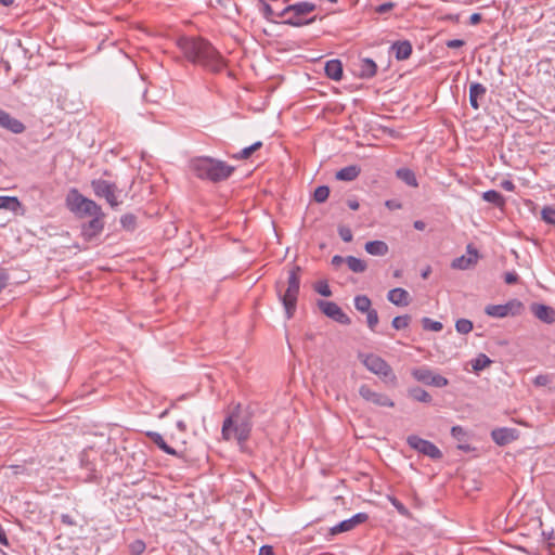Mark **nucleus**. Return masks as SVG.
<instances>
[{
  "mask_svg": "<svg viewBox=\"0 0 555 555\" xmlns=\"http://www.w3.org/2000/svg\"><path fill=\"white\" fill-rule=\"evenodd\" d=\"M177 44L188 61L212 73H220L227 66L220 52L202 37H181Z\"/></svg>",
  "mask_w": 555,
  "mask_h": 555,
  "instance_id": "nucleus-1",
  "label": "nucleus"
},
{
  "mask_svg": "<svg viewBox=\"0 0 555 555\" xmlns=\"http://www.w3.org/2000/svg\"><path fill=\"white\" fill-rule=\"evenodd\" d=\"M251 418L253 412L249 409H242L241 404H237L223 421L222 438L227 441L236 440L242 446L250 436Z\"/></svg>",
  "mask_w": 555,
  "mask_h": 555,
  "instance_id": "nucleus-2",
  "label": "nucleus"
},
{
  "mask_svg": "<svg viewBox=\"0 0 555 555\" xmlns=\"http://www.w3.org/2000/svg\"><path fill=\"white\" fill-rule=\"evenodd\" d=\"M191 171L199 179L219 182L228 179L234 167L211 157H195L190 162Z\"/></svg>",
  "mask_w": 555,
  "mask_h": 555,
  "instance_id": "nucleus-3",
  "label": "nucleus"
},
{
  "mask_svg": "<svg viewBox=\"0 0 555 555\" xmlns=\"http://www.w3.org/2000/svg\"><path fill=\"white\" fill-rule=\"evenodd\" d=\"M300 267L294 266L288 271L286 285L278 282L275 285L276 294L285 309L286 318L289 320L294 317L297 308V299L300 288Z\"/></svg>",
  "mask_w": 555,
  "mask_h": 555,
  "instance_id": "nucleus-4",
  "label": "nucleus"
},
{
  "mask_svg": "<svg viewBox=\"0 0 555 555\" xmlns=\"http://www.w3.org/2000/svg\"><path fill=\"white\" fill-rule=\"evenodd\" d=\"M315 8V4L312 2H298L284 8L280 13H278V17L283 18V23L286 25L301 27L315 21V17L306 18V16L312 13Z\"/></svg>",
  "mask_w": 555,
  "mask_h": 555,
  "instance_id": "nucleus-5",
  "label": "nucleus"
},
{
  "mask_svg": "<svg viewBox=\"0 0 555 555\" xmlns=\"http://www.w3.org/2000/svg\"><path fill=\"white\" fill-rule=\"evenodd\" d=\"M65 202L67 208L80 218L102 215L101 206L83 196L77 189L69 190Z\"/></svg>",
  "mask_w": 555,
  "mask_h": 555,
  "instance_id": "nucleus-6",
  "label": "nucleus"
},
{
  "mask_svg": "<svg viewBox=\"0 0 555 555\" xmlns=\"http://www.w3.org/2000/svg\"><path fill=\"white\" fill-rule=\"evenodd\" d=\"M363 364L371 373L379 376L385 384L390 385L391 387H396L398 385V378L391 366L379 356H365Z\"/></svg>",
  "mask_w": 555,
  "mask_h": 555,
  "instance_id": "nucleus-7",
  "label": "nucleus"
},
{
  "mask_svg": "<svg viewBox=\"0 0 555 555\" xmlns=\"http://www.w3.org/2000/svg\"><path fill=\"white\" fill-rule=\"evenodd\" d=\"M91 188L98 197H103L112 208L119 205L117 201V185L103 179H94L91 181Z\"/></svg>",
  "mask_w": 555,
  "mask_h": 555,
  "instance_id": "nucleus-8",
  "label": "nucleus"
},
{
  "mask_svg": "<svg viewBox=\"0 0 555 555\" xmlns=\"http://www.w3.org/2000/svg\"><path fill=\"white\" fill-rule=\"evenodd\" d=\"M411 374L417 382L428 386L442 388L449 384V380L446 377L437 374L435 371L426 366L413 369Z\"/></svg>",
  "mask_w": 555,
  "mask_h": 555,
  "instance_id": "nucleus-9",
  "label": "nucleus"
},
{
  "mask_svg": "<svg viewBox=\"0 0 555 555\" xmlns=\"http://www.w3.org/2000/svg\"><path fill=\"white\" fill-rule=\"evenodd\" d=\"M522 308L524 306L519 300L513 299L505 305H489L486 307L485 312L492 318H505L508 314H520Z\"/></svg>",
  "mask_w": 555,
  "mask_h": 555,
  "instance_id": "nucleus-10",
  "label": "nucleus"
},
{
  "mask_svg": "<svg viewBox=\"0 0 555 555\" xmlns=\"http://www.w3.org/2000/svg\"><path fill=\"white\" fill-rule=\"evenodd\" d=\"M359 395L364 401L372 403L376 406H395V401L390 397H388L386 393L373 390L369 385H361L359 388Z\"/></svg>",
  "mask_w": 555,
  "mask_h": 555,
  "instance_id": "nucleus-11",
  "label": "nucleus"
},
{
  "mask_svg": "<svg viewBox=\"0 0 555 555\" xmlns=\"http://www.w3.org/2000/svg\"><path fill=\"white\" fill-rule=\"evenodd\" d=\"M406 442L412 449L418 451L424 455L429 456L433 460H439L442 457L441 451L433 442L425 440L418 436H409Z\"/></svg>",
  "mask_w": 555,
  "mask_h": 555,
  "instance_id": "nucleus-12",
  "label": "nucleus"
},
{
  "mask_svg": "<svg viewBox=\"0 0 555 555\" xmlns=\"http://www.w3.org/2000/svg\"><path fill=\"white\" fill-rule=\"evenodd\" d=\"M318 306L320 310L332 320L344 325H349L351 323L350 318L337 304L333 301L319 300Z\"/></svg>",
  "mask_w": 555,
  "mask_h": 555,
  "instance_id": "nucleus-13",
  "label": "nucleus"
},
{
  "mask_svg": "<svg viewBox=\"0 0 555 555\" xmlns=\"http://www.w3.org/2000/svg\"><path fill=\"white\" fill-rule=\"evenodd\" d=\"M90 217L92 219L89 222L83 223L82 228H81V234L86 241L93 240L95 236H98L103 231V228H104V222H103L104 214L103 212H102V215H94V216H90Z\"/></svg>",
  "mask_w": 555,
  "mask_h": 555,
  "instance_id": "nucleus-14",
  "label": "nucleus"
},
{
  "mask_svg": "<svg viewBox=\"0 0 555 555\" xmlns=\"http://www.w3.org/2000/svg\"><path fill=\"white\" fill-rule=\"evenodd\" d=\"M369 519L367 514L358 513L353 515L351 518L343 520L338 525L331 528V534L335 535L341 532H347L352 530L356 526L365 522Z\"/></svg>",
  "mask_w": 555,
  "mask_h": 555,
  "instance_id": "nucleus-15",
  "label": "nucleus"
},
{
  "mask_svg": "<svg viewBox=\"0 0 555 555\" xmlns=\"http://www.w3.org/2000/svg\"><path fill=\"white\" fill-rule=\"evenodd\" d=\"M0 127L15 133H22L25 130V126L18 119L12 117L9 113L0 108Z\"/></svg>",
  "mask_w": 555,
  "mask_h": 555,
  "instance_id": "nucleus-16",
  "label": "nucleus"
},
{
  "mask_svg": "<svg viewBox=\"0 0 555 555\" xmlns=\"http://www.w3.org/2000/svg\"><path fill=\"white\" fill-rule=\"evenodd\" d=\"M468 257L461 256L452 260L451 267L456 270H467L476 264L478 259V251L472 245L467 246Z\"/></svg>",
  "mask_w": 555,
  "mask_h": 555,
  "instance_id": "nucleus-17",
  "label": "nucleus"
},
{
  "mask_svg": "<svg viewBox=\"0 0 555 555\" xmlns=\"http://www.w3.org/2000/svg\"><path fill=\"white\" fill-rule=\"evenodd\" d=\"M493 441L499 446H505L517 438V430L513 428H496L491 431Z\"/></svg>",
  "mask_w": 555,
  "mask_h": 555,
  "instance_id": "nucleus-18",
  "label": "nucleus"
},
{
  "mask_svg": "<svg viewBox=\"0 0 555 555\" xmlns=\"http://www.w3.org/2000/svg\"><path fill=\"white\" fill-rule=\"evenodd\" d=\"M531 311L534 317L545 323H554L555 322V310L548 306L542 304H533L531 306Z\"/></svg>",
  "mask_w": 555,
  "mask_h": 555,
  "instance_id": "nucleus-19",
  "label": "nucleus"
},
{
  "mask_svg": "<svg viewBox=\"0 0 555 555\" xmlns=\"http://www.w3.org/2000/svg\"><path fill=\"white\" fill-rule=\"evenodd\" d=\"M387 299L399 307H406L411 302V297L408 291L401 287L390 289L387 294Z\"/></svg>",
  "mask_w": 555,
  "mask_h": 555,
  "instance_id": "nucleus-20",
  "label": "nucleus"
},
{
  "mask_svg": "<svg viewBox=\"0 0 555 555\" xmlns=\"http://www.w3.org/2000/svg\"><path fill=\"white\" fill-rule=\"evenodd\" d=\"M487 93V88L479 83L473 82L469 86V103L473 108L478 109L480 104L479 100H482Z\"/></svg>",
  "mask_w": 555,
  "mask_h": 555,
  "instance_id": "nucleus-21",
  "label": "nucleus"
},
{
  "mask_svg": "<svg viewBox=\"0 0 555 555\" xmlns=\"http://www.w3.org/2000/svg\"><path fill=\"white\" fill-rule=\"evenodd\" d=\"M377 73L376 63L369 57L360 60L358 76L362 79L373 78Z\"/></svg>",
  "mask_w": 555,
  "mask_h": 555,
  "instance_id": "nucleus-22",
  "label": "nucleus"
},
{
  "mask_svg": "<svg viewBox=\"0 0 555 555\" xmlns=\"http://www.w3.org/2000/svg\"><path fill=\"white\" fill-rule=\"evenodd\" d=\"M391 50L398 61H404L412 54V44L408 40L397 41L391 46Z\"/></svg>",
  "mask_w": 555,
  "mask_h": 555,
  "instance_id": "nucleus-23",
  "label": "nucleus"
},
{
  "mask_svg": "<svg viewBox=\"0 0 555 555\" xmlns=\"http://www.w3.org/2000/svg\"><path fill=\"white\" fill-rule=\"evenodd\" d=\"M325 75L336 81H339L343 77V65L339 60H331L325 64Z\"/></svg>",
  "mask_w": 555,
  "mask_h": 555,
  "instance_id": "nucleus-24",
  "label": "nucleus"
},
{
  "mask_svg": "<svg viewBox=\"0 0 555 555\" xmlns=\"http://www.w3.org/2000/svg\"><path fill=\"white\" fill-rule=\"evenodd\" d=\"M360 167L356 165L347 166L336 172V179L340 181H352L359 177Z\"/></svg>",
  "mask_w": 555,
  "mask_h": 555,
  "instance_id": "nucleus-25",
  "label": "nucleus"
},
{
  "mask_svg": "<svg viewBox=\"0 0 555 555\" xmlns=\"http://www.w3.org/2000/svg\"><path fill=\"white\" fill-rule=\"evenodd\" d=\"M147 437L155 443L162 451L169 455H177V451L171 448L167 442L164 440L163 436L155 431H149Z\"/></svg>",
  "mask_w": 555,
  "mask_h": 555,
  "instance_id": "nucleus-26",
  "label": "nucleus"
},
{
  "mask_svg": "<svg viewBox=\"0 0 555 555\" xmlns=\"http://www.w3.org/2000/svg\"><path fill=\"white\" fill-rule=\"evenodd\" d=\"M365 250L373 256H385L388 253V245L383 241H371L365 244Z\"/></svg>",
  "mask_w": 555,
  "mask_h": 555,
  "instance_id": "nucleus-27",
  "label": "nucleus"
},
{
  "mask_svg": "<svg viewBox=\"0 0 555 555\" xmlns=\"http://www.w3.org/2000/svg\"><path fill=\"white\" fill-rule=\"evenodd\" d=\"M482 198L483 201L491 203L496 207H503L505 205L504 196L495 190H489L483 192Z\"/></svg>",
  "mask_w": 555,
  "mask_h": 555,
  "instance_id": "nucleus-28",
  "label": "nucleus"
},
{
  "mask_svg": "<svg viewBox=\"0 0 555 555\" xmlns=\"http://www.w3.org/2000/svg\"><path fill=\"white\" fill-rule=\"evenodd\" d=\"M396 176L410 186L418 185L415 173L408 168H400L396 171Z\"/></svg>",
  "mask_w": 555,
  "mask_h": 555,
  "instance_id": "nucleus-29",
  "label": "nucleus"
},
{
  "mask_svg": "<svg viewBox=\"0 0 555 555\" xmlns=\"http://www.w3.org/2000/svg\"><path fill=\"white\" fill-rule=\"evenodd\" d=\"M409 397L415 401L429 403L431 396L425 389L421 387H413L408 390Z\"/></svg>",
  "mask_w": 555,
  "mask_h": 555,
  "instance_id": "nucleus-30",
  "label": "nucleus"
},
{
  "mask_svg": "<svg viewBox=\"0 0 555 555\" xmlns=\"http://www.w3.org/2000/svg\"><path fill=\"white\" fill-rule=\"evenodd\" d=\"M346 263L348 264V268L356 273H361L366 270L365 261L353 256H348L346 258Z\"/></svg>",
  "mask_w": 555,
  "mask_h": 555,
  "instance_id": "nucleus-31",
  "label": "nucleus"
},
{
  "mask_svg": "<svg viewBox=\"0 0 555 555\" xmlns=\"http://www.w3.org/2000/svg\"><path fill=\"white\" fill-rule=\"evenodd\" d=\"M372 301L366 295H358L354 297V307L358 311L365 313L372 308Z\"/></svg>",
  "mask_w": 555,
  "mask_h": 555,
  "instance_id": "nucleus-32",
  "label": "nucleus"
},
{
  "mask_svg": "<svg viewBox=\"0 0 555 555\" xmlns=\"http://www.w3.org/2000/svg\"><path fill=\"white\" fill-rule=\"evenodd\" d=\"M20 201L13 196H0V209L15 211L20 207Z\"/></svg>",
  "mask_w": 555,
  "mask_h": 555,
  "instance_id": "nucleus-33",
  "label": "nucleus"
},
{
  "mask_svg": "<svg viewBox=\"0 0 555 555\" xmlns=\"http://www.w3.org/2000/svg\"><path fill=\"white\" fill-rule=\"evenodd\" d=\"M491 363L492 361L489 359L488 356H486L485 353H480L476 359L472 361V366L475 372H479L488 367Z\"/></svg>",
  "mask_w": 555,
  "mask_h": 555,
  "instance_id": "nucleus-34",
  "label": "nucleus"
},
{
  "mask_svg": "<svg viewBox=\"0 0 555 555\" xmlns=\"http://www.w3.org/2000/svg\"><path fill=\"white\" fill-rule=\"evenodd\" d=\"M261 146H262V142L261 141H257L254 144H251L250 146H247V147L243 149L241 152H238L237 154L233 155V158H236V159H247V158H249L251 156V154L254 152L259 150Z\"/></svg>",
  "mask_w": 555,
  "mask_h": 555,
  "instance_id": "nucleus-35",
  "label": "nucleus"
},
{
  "mask_svg": "<svg viewBox=\"0 0 555 555\" xmlns=\"http://www.w3.org/2000/svg\"><path fill=\"white\" fill-rule=\"evenodd\" d=\"M410 322H411L410 315H408V314L399 315L392 320L391 325L395 330L399 331V330L406 328L409 326Z\"/></svg>",
  "mask_w": 555,
  "mask_h": 555,
  "instance_id": "nucleus-36",
  "label": "nucleus"
},
{
  "mask_svg": "<svg viewBox=\"0 0 555 555\" xmlns=\"http://www.w3.org/2000/svg\"><path fill=\"white\" fill-rule=\"evenodd\" d=\"M330 195V189L326 185L318 186L314 191L313 198L318 203H324Z\"/></svg>",
  "mask_w": 555,
  "mask_h": 555,
  "instance_id": "nucleus-37",
  "label": "nucleus"
},
{
  "mask_svg": "<svg viewBox=\"0 0 555 555\" xmlns=\"http://www.w3.org/2000/svg\"><path fill=\"white\" fill-rule=\"evenodd\" d=\"M541 218L544 222L555 225V208L546 206L541 211Z\"/></svg>",
  "mask_w": 555,
  "mask_h": 555,
  "instance_id": "nucleus-38",
  "label": "nucleus"
},
{
  "mask_svg": "<svg viewBox=\"0 0 555 555\" xmlns=\"http://www.w3.org/2000/svg\"><path fill=\"white\" fill-rule=\"evenodd\" d=\"M455 328L461 334H468L473 330V323L467 319H460L455 323Z\"/></svg>",
  "mask_w": 555,
  "mask_h": 555,
  "instance_id": "nucleus-39",
  "label": "nucleus"
},
{
  "mask_svg": "<svg viewBox=\"0 0 555 555\" xmlns=\"http://www.w3.org/2000/svg\"><path fill=\"white\" fill-rule=\"evenodd\" d=\"M422 324H423L424 330H427V331L439 332L442 330L441 322L434 321L429 318H423Z\"/></svg>",
  "mask_w": 555,
  "mask_h": 555,
  "instance_id": "nucleus-40",
  "label": "nucleus"
},
{
  "mask_svg": "<svg viewBox=\"0 0 555 555\" xmlns=\"http://www.w3.org/2000/svg\"><path fill=\"white\" fill-rule=\"evenodd\" d=\"M366 313V322H367V326L370 327L371 331H375L377 324H378V313L375 309H371L370 311L365 312Z\"/></svg>",
  "mask_w": 555,
  "mask_h": 555,
  "instance_id": "nucleus-41",
  "label": "nucleus"
},
{
  "mask_svg": "<svg viewBox=\"0 0 555 555\" xmlns=\"http://www.w3.org/2000/svg\"><path fill=\"white\" fill-rule=\"evenodd\" d=\"M145 543L142 540H135L129 544L131 555H141L145 551Z\"/></svg>",
  "mask_w": 555,
  "mask_h": 555,
  "instance_id": "nucleus-42",
  "label": "nucleus"
},
{
  "mask_svg": "<svg viewBox=\"0 0 555 555\" xmlns=\"http://www.w3.org/2000/svg\"><path fill=\"white\" fill-rule=\"evenodd\" d=\"M120 222L125 229H133L135 225V217L133 215H125L121 217Z\"/></svg>",
  "mask_w": 555,
  "mask_h": 555,
  "instance_id": "nucleus-43",
  "label": "nucleus"
},
{
  "mask_svg": "<svg viewBox=\"0 0 555 555\" xmlns=\"http://www.w3.org/2000/svg\"><path fill=\"white\" fill-rule=\"evenodd\" d=\"M315 291L320 295H322L324 297H330L332 295L330 286H328V284L326 282H319V283H317Z\"/></svg>",
  "mask_w": 555,
  "mask_h": 555,
  "instance_id": "nucleus-44",
  "label": "nucleus"
},
{
  "mask_svg": "<svg viewBox=\"0 0 555 555\" xmlns=\"http://www.w3.org/2000/svg\"><path fill=\"white\" fill-rule=\"evenodd\" d=\"M338 233H339L340 238H341L344 242L349 243V242H351V241H352V238H353V235H352L351 230H350L349 228H347V227H340V228L338 229Z\"/></svg>",
  "mask_w": 555,
  "mask_h": 555,
  "instance_id": "nucleus-45",
  "label": "nucleus"
},
{
  "mask_svg": "<svg viewBox=\"0 0 555 555\" xmlns=\"http://www.w3.org/2000/svg\"><path fill=\"white\" fill-rule=\"evenodd\" d=\"M262 14L268 21H273V17L278 16L271 5L266 2L262 3Z\"/></svg>",
  "mask_w": 555,
  "mask_h": 555,
  "instance_id": "nucleus-46",
  "label": "nucleus"
},
{
  "mask_svg": "<svg viewBox=\"0 0 555 555\" xmlns=\"http://www.w3.org/2000/svg\"><path fill=\"white\" fill-rule=\"evenodd\" d=\"M451 435L459 441H462L466 436L465 430L461 426H453L451 429Z\"/></svg>",
  "mask_w": 555,
  "mask_h": 555,
  "instance_id": "nucleus-47",
  "label": "nucleus"
},
{
  "mask_svg": "<svg viewBox=\"0 0 555 555\" xmlns=\"http://www.w3.org/2000/svg\"><path fill=\"white\" fill-rule=\"evenodd\" d=\"M518 279H519V276L516 272H506L504 274V281L506 284H509V285L516 284L518 282Z\"/></svg>",
  "mask_w": 555,
  "mask_h": 555,
  "instance_id": "nucleus-48",
  "label": "nucleus"
},
{
  "mask_svg": "<svg viewBox=\"0 0 555 555\" xmlns=\"http://www.w3.org/2000/svg\"><path fill=\"white\" fill-rule=\"evenodd\" d=\"M548 383H550V376L543 375V374L538 375L533 380V384L539 387L546 386Z\"/></svg>",
  "mask_w": 555,
  "mask_h": 555,
  "instance_id": "nucleus-49",
  "label": "nucleus"
},
{
  "mask_svg": "<svg viewBox=\"0 0 555 555\" xmlns=\"http://www.w3.org/2000/svg\"><path fill=\"white\" fill-rule=\"evenodd\" d=\"M465 44V41L462 39H451L446 42V46L450 49L462 48Z\"/></svg>",
  "mask_w": 555,
  "mask_h": 555,
  "instance_id": "nucleus-50",
  "label": "nucleus"
},
{
  "mask_svg": "<svg viewBox=\"0 0 555 555\" xmlns=\"http://www.w3.org/2000/svg\"><path fill=\"white\" fill-rule=\"evenodd\" d=\"M9 282V274L4 270H0V293L4 289Z\"/></svg>",
  "mask_w": 555,
  "mask_h": 555,
  "instance_id": "nucleus-51",
  "label": "nucleus"
},
{
  "mask_svg": "<svg viewBox=\"0 0 555 555\" xmlns=\"http://www.w3.org/2000/svg\"><path fill=\"white\" fill-rule=\"evenodd\" d=\"M393 7H395V4L392 2H386V3L378 5L376 8V12L384 14V13L389 12Z\"/></svg>",
  "mask_w": 555,
  "mask_h": 555,
  "instance_id": "nucleus-52",
  "label": "nucleus"
},
{
  "mask_svg": "<svg viewBox=\"0 0 555 555\" xmlns=\"http://www.w3.org/2000/svg\"><path fill=\"white\" fill-rule=\"evenodd\" d=\"M385 206L390 210H397L402 207L401 203L396 199H388L385 202Z\"/></svg>",
  "mask_w": 555,
  "mask_h": 555,
  "instance_id": "nucleus-53",
  "label": "nucleus"
},
{
  "mask_svg": "<svg viewBox=\"0 0 555 555\" xmlns=\"http://www.w3.org/2000/svg\"><path fill=\"white\" fill-rule=\"evenodd\" d=\"M392 505L397 508V511L401 515H406L408 514L406 507L400 501H398L397 499L392 500Z\"/></svg>",
  "mask_w": 555,
  "mask_h": 555,
  "instance_id": "nucleus-54",
  "label": "nucleus"
},
{
  "mask_svg": "<svg viewBox=\"0 0 555 555\" xmlns=\"http://www.w3.org/2000/svg\"><path fill=\"white\" fill-rule=\"evenodd\" d=\"M501 186L508 192H513L515 190V184L511 180H504L501 182Z\"/></svg>",
  "mask_w": 555,
  "mask_h": 555,
  "instance_id": "nucleus-55",
  "label": "nucleus"
},
{
  "mask_svg": "<svg viewBox=\"0 0 555 555\" xmlns=\"http://www.w3.org/2000/svg\"><path fill=\"white\" fill-rule=\"evenodd\" d=\"M259 555H275L273 547L270 545H263L260 548Z\"/></svg>",
  "mask_w": 555,
  "mask_h": 555,
  "instance_id": "nucleus-56",
  "label": "nucleus"
},
{
  "mask_svg": "<svg viewBox=\"0 0 555 555\" xmlns=\"http://www.w3.org/2000/svg\"><path fill=\"white\" fill-rule=\"evenodd\" d=\"M61 520H62V522H63V524L68 525V526H73V525H75L74 519H73V518H72V516H70V515H68V514H63V515L61 516Z\"/></svg>",
  "mask_w": 555,
  "mask_h": 555,
  "instance_id": "nucleus-57",
  "label": "nucleus"
},
{
  "mask_svg": "<svg viewBox=\"0 0 555 555\" xmlns=\"http://www.w3.org/2000/svg\"><path fill=\"white\" fill-rule=\"evenodd\" d=\"M345 261H346V259H345V258H343L341 256H338V255H336V256H334V257L332 258V264H333L334 267H339V266H340L343 262H345Z\"/></svg>",
  "mask_w": 555,
  "mask_h": 555,
  "instance_id": "nucleus-58",
  "label": "nucleus"
},
{
  "mask_svg": "<svg viewBox=\"0 0 555 555\" xmlns=\"http://www.w3.org/2000/svg\"><path fill=\"white\" fill-rule=\"evenodd\" d=\"M0 543L3 544V545H9V541H8V538H7V534L2 528V526L0 525Z\"/></svg>",
  "mask_w": 555,
  "mask_h": 555,
  "instance_id": "nucleus-59",
  "label": "nucleus"
},
{
  "mask_svg": "<svg viewBox=\"0 0 555 555\" xmlns=\"http://www.w3.org/2000/svg\"><path fill=\"white\" fill-rule=\"evenodd\" d=\"M481 21V15L479 13H474L470 15L469 22L470 24L475 25L478 24Z\"/></svg>",
  "mask_w": 555,
  "mask_h": 555,
  "instance_id": "nucleus-60",
  "label": "nucleus"
},
{
  "mask_svg": "<svg viewBox=\"0 0 555 555\" xmlns=\"http://www.w3.org/2000/svg\"><path fill=\"white\" fill-rule=\"evenodd\" d=\"M348 207L351 209V210H358L360 205L357 201H348Z\"/></svg>",
  "mask_w": 555,
  "mask_h": 555,
  "instance_id": "nucleus-61",
  "label": "nucleus"
},
{
  "mask_svg": "<svg viewBox=\"0 0 555 555\" xmlns=\"http://www.w3.org/2000/svg\"><path fill=\"white\" fill-rule=\"evenodd\" d=\"M414 228L416 230L423 231L425 229V223L421 220L414 222Z\"/></svg>",
  "mask_w": 555,
  "mask_h": 555,
  "instance_id": "nucleus-62",
  "label": "nucleus"
},
{
  "mask_svg": "<svg viewBox=\"0 0 555 555\" xmlns=\"http://www.w3.org/2000/svg\"><path fill=\"white\" fill-rule=\"evenodd\" d=\"M177 426H178V428H179L181 431H185V429H186V426H185V424H184V422H183V421H179V422L177 423Z\"/></svg>",
  "mask_w": 555,
  "mask_h": 555,
  "instance_id": "nucleus-63",
  "label": "nucleus"
},
{
  "mask_svg": "<svg viewBox=\"0 0 555 555\" xmlns=\"http://www.w3.org/2000/svg\"><path fill=\"white\" fill-rule=\"evenodd\" d=\"M14 0H0V3H2L5 7L12 5Z\"/></svg>",
  "mask_w": 555,
  "mask_h": 555,
  "instance_id": "nucleus-64",
  "label": "nucleus"
}]
</instances>
